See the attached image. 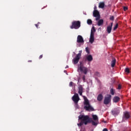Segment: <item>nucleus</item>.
<instances>
[{
	"instance_id": "1a4fd4ad",
	"label": "nucleus",
	"mask_w": 131,
	"mask_h": 131,
	"mask_svg": "<svg viewBox=\"0 0 131 131\" xmlns=\"http://www.w3.org/2000/svg\"><path fill=\"white\" fill-rule=\"evenodd\" d=\"M90 42L93 43L95 41V34L92 32L90 34Z\"/></svg>"
},
{
	"instance_id": "c9c22d12",
	"label": "nucleus",
	"mask_w": 131,
	"mask_h": 131,
	"mask_svg": "<svg viewBox=\"0 0 131 131\" xmlns=\"http://www.w3.org/2000/svg\"><path fill=\"white\" fill-rule=\"evenodd\" d=\"M35 25L37 28H38V24H35Z\"/></svg>"
},
{
	"instance_id": "2eb2a0df",
	"label": "nucleus",
	"mask_w": 131,
	"mask_h": 131,
	"mask_svg": "<svg viewBox=\"0 0 131 131\" xmlns=\"http://www.w3.org/2000/svg\"><path fill=\"white\" fill-rule=\"evenodd\" d=\"M119 101H120V98L118 96H115L113 99V102L114 103H118Z\"/></svg>"
},
{
	"instance_id": "f704fd0d",
	"label": "nucleus",
	"mask_w": 131,
	"mask_h": 131,
	"mask_svg": "<svg viewBox=\"0 0 131 131\" xmlns=\"http://www.w3.org/2000/svg\"><path fill=\"white\" fill-rule=\"evenodd\" d=\"M42 58V55H40L39 59H41Z\"/></svg>"
},
{
	"instance_id": "b1692460",
	"label": "nucleus",
	"mask_w": 131,
	"mask_h": 131,
	"mask_svg": "<svg viewBox=\"0 0 131 131\" xmlns=\"http://www.w3.org/2000/svg\"><path fill=\"white\" fill-rule=\"evenodd\" d=\"M87 23H88V24H89V25H91V24H93V21H92L91 19H88V20H87Z\"/></svg>"
},
{
	"instance_id": "7ed1b4c3",
	"label": "nucleus",
	"mask_w": 131,
	"mask_h": 131,
	"mask_svg": "<svg viewBox=\"0 0 131 131\" xmlns=\"http://www.w3.org/2000/svg\"><path fill=\"white\" fill-rule=\"evenodd\" d=\"M80 27V21L75 20L72 23V26H70L71 29H78Z\"/></svg>"
},
{
	"instance_id": "473e14b6",
	"label": "nucleus",
	"mask_w": 131,
	"mask_h": 131,
	"mask_svg": "<svg viewBox=\"0 0 131 131\" xmlns=\"http://www.w3.org/2000/svg\"><path fill=\"white\" fill-rule=\"evenodd\" d=\"M128 8L127 7H123V10L124 11H127V10H128Z\"/></svg>"
},
{
	"instance_id": "f257e3e1",
	"label": "nucleus",
	"mask_w": 131,
	"mask_h": 131,
	"mask_svg": "<svg viewBox=\"0 0 131 131\" xmlns=\"http://www.w3.org/2000/svg\"><path fill=\"white\" fill-rule=\"evenodd\" d=\"M92 118H90L88 115H80L78 116V120H81V122L77 124L78 126H82L83 124L86 125L88 123H92V125L97 126L99 123V118L96 115H92Z\"/></svg>"
},
{
	"instance_id": "423d86ee",
	"label": "nucleus",
	"mask_w": 131,
	"mask_h": 131,
	"mask_svg": "<svg viewBox=\"0 0 131 131\" xmlns=\"http://www.w3.org/2000/svg\"><path fill=\"white\" fill-rule=\"evenodd\" d=\"M93 16L96 17V20L99 21L100 20V12L97 10H95L93 11Z\"/></svg>"
},
{
	"instance_id": "39448f33",
	"label": "nucleus",
	"mask_w": 131,
	"mask_h": 131,
	"mask_svg": "<svg viewBox=\"0 0 131 131\" xmlns=\"http://www.w3.org/2000/svg\"><path fill=\"white\" fill-rule=\"evenodd\" d=\"M111 95H107L104 97L103 103L104 105H108L111 102Z\"/></svg>"
},
{
	"instance_id": "58836bf2",
	"label": "nucleus",
	"mask_w": 131,
	"mask_h": 131,
	"mask_svg": "<svg viewBox=\"0 0 131 131\" xmlns=\"http://www.w3.org/2000/svg\"><path fill=\"white\" fill-rule=\"evenodd\" d=\"M96 74H99L98 72H96Z\"/></svg>"
},
{
	"instance_id": "7c9ffc66",
	"label": "nucleus",
	"mask_w": 131,
	"mask_h": 131,
	"mask_svg": "<svg viewBox=\"0 0 131 131\" xmlns=\"http://www.w3.org/2000/svg\"><path fill=\"white\" fill-rule=\"evenodd\" d=\"M69 86H73V82L71 81L69 84Z\"/></svg>"
},
{
	"instance_id": "aec40b11",
	"label": "nucleus",
	"mask_w": 131,
	"mask_h": 131,
	"mask_svg": "<svg viewBox=\"0 0 131 131\" xmlns=\"http://www.w3.org/2000/svg\"><path fill=\"white\" fill-rule=\"evenodd\" d=\"M116 64V59L115 58H113V60L111 62V67L112 68L115 67Z\"/></svg>"
},
{
	"instance_id": "ea45409f",
	"label": "nucleus",
	"mask_w": 131,
	"mask_h": 131,
	"mask_svg": "<svg viewBox=\"0 0 131 131\" xmlns=\"http://www.w3.org/2000/svg\"><path fill=\"white\" fill-rule=\"evenodd\" d=\"M69 68V67H68V66H67V67H66V68Z\"/></svg>"
},
{
	"instance_id": "bb28decb",
	"label": "nucleus",
	"mask_w": 131,
	"mask_h": 131,
	"mask_svg": "<svg viewBox=\"0 0 131 131\" xmlns=\"http://www.w3.org/2000/svg\"><path fill=\"white\" fill-rule=\"evenodd\" d=\"M117 28H118V24H116L115 26L114 27L113 30H116Z\"/></svg>"
},
{
	"instance_id": "6ab92c4d",
	"label": "nucleus",
	"mask_w": 131,
	"mask_h": 131,
	"mask_svg": "<svg viewBox=\"0 0 131 131\" xmlns=\"http://www.w3.org/2000/svg\"><path fill=\"white\" fill-rule=\"evenodd\" d=\"M84 105H86V106L90 105V101H89V100L86 98V97L84 96Z\"/></svg>"
},
{
	"instance_id": "a211bd4d",
	"label": "nucleus",
	"mask_w": 131,
	"mask_h": 131,
	"mask_svg": "<svg viewBox=\"0 0 131 131\" xmlns=\"http://www.w3.org/2000/svg\"><path fill=\"white\" fill-rule=\"evenodd\" d=\"M104 24V20L103 19H99L97 23L98 26H102Z\"/></svg>"
},
{
	"instance_id": "2f4dec72",
	"label": "nucleus",
	"mask_w": 131,
	"mask_h": 131,
	"mask_svg": "<svg viewBox=\"0 0 131 131\" xmlns=\"http://www.w3.org/2000/svg\"><path fill=\"white\" fill-rule=\"evenodd\" d=\"M82 80H83L84 82L85 81V76L83 75L82 76Z\"/></svg>"
},
{
	"instance_id": "20e7f679",
	"label": "nucleus",
	"mask_w": 131,
	"mask_h": 131,
	"mask_svg": "<svg viewBox=\"0 0 131 131\" xmlns=\"http://www.w3.org/2000/svg\"><path fill=\"white\" fill-rule=\"evenodd\" d=\"M81 53H82V51L80 50L79 51V53L76 55V57L73 59V64H77L78 62H79V60L80 59V57H81Z\"/></svg>"
},
{
	"instance_id": "393cba45",
	"label": "nucleus",
	"mask_w": 131,
	"mask_h": 131,
	"mask_svg": "<svg viewBox=\"0 0 131 131\" xmlns=\"http://www.w3.org/2000/svg\"><path fill=\"white\" fill-rule=\"evenodd\" d=\"M114 92H115V90H114L113 89H111L110 93L113 96L114 95Z\"/></svg>"
},
{
	"instance_id": "f8f14e48",
	"label": "nucleus",
	"mask_w": 131,
	"mask_h": 131,
	"mask_svg": "<svg viewBox=\"0 0 131 131\" xmlns=\"http://www.w3.org/2000/svg\"><path fill=\"white\" fill-rule=\"evenodd\" d=\"M78 93L80 96H82V93H83V88L82 87V85H79Z\"/></svg>"
},
{
	"instance_id": "72a5a7b5",
	"label": "nucleus",
	"mask_w": 131,
	"mask_h": 131,
	"mask_svg": "<svg viewBox=\"0 0 131 131\" xmlns=\"http://www.w3.org/2000/svg\"><path fill=\"white\" fill-rule=\"evenodd\" d=\"M103 131H108V129H107V128H104L103 129Z\"/></svg>"
},
{
	"instance_id": "5701e85b",
	"label": "nucleus",
	"mask_w": 131,
	"mask_h": 131,
	"mask_svg": "<svg viewBox=\"0 0 131 131\" xmlns=\"http://www.w3.org/2000/svg\"><path fill=\"white\" fill-rule=\"evenodd\" d=\"M93 32L95 34V32H96V29H95V27H93L91 29V33Z\"/></svg>"
},
{
	"instance_id": "e433bc0d",
	"label": "nucleus",
	"mask_w": 131,
	"mask_h": 131,
	"mask_svg": "<svg viewBox=\"0 0 131 131\" xmlns=\"http://www.w3.org/2000/svg\"><path fill=\"white\" fill-rule=\"evenodd\" d=\"M96 9H97V7L95 6V7H94V10H96Z\"/></svg>"
},
{
	"instance_id": "9b49d317",
	"label": "nucleus",
	"mask_w": 131,
	"mask_h": 131,
	"mask_svg": "<svg viewBox=\"0 0 131 131\" xmlns=\"http://www.w3.org/2000/svg\"><path fill=\"white\" fill-rule=\"evenodd\" d=\"M84 108L86 111H94V108L91 106V104L84 106Z\"/></svg>"
},
{
	"instance_id": "6e6552de",
	"label": "nucleus",
	"mask_w": 131,
	"mask_h": 131,
	"mask_svg": "<svg viewBox=\"0 0 131 131\" xmlns=\"http://www.w3.org/2000/svg\"><path fill=\"white\" fill-rule=\"evenodd\" d=\"M77 42L78 43H83L84 42L83 38L81 35H78L77 38Z\"/></svg>"
},
{
	"instance_id": "dca6fc26",
	"label": "nucleus",
	"mask_w": 131,
	"mask_h": 131,
	"mask_svg": "<svg viewBox=\"0 0 131 131\" xmlns=\"http://www.w3.org/2000/svg\"><path fill=\"white\" fill-rule=\"evenodd\" d=\"M105 7V2H100L99 4L98 8L99 9H104Z\"/></svg>"
},
{
	"instance_id": "4c0bfd02",
	"label": "nucleus",
	"mask_w": 131,
	"mask_h": 131,
	"mask_svg": "<svg viewBox=\"0 0 131 131\" xmlns=\"http://www.w3.org/2000/svg\"><path fill=\"white\" fill-rule=\"evenodd\" d=\"M28 62H32V60H29Z\"/></svg>"
},
{
	"instance_id": "cd10ccee",
	"label": "nucleus",
	"mask_w": 131,
	"mask_h": 131,
	"mask_svg": "<svg viewBox=\"0 0 131 131\" xmlns=\"http://www.w3.org/2000/svg\"><path fill=\"white\" fill-rule=\"evenodd\" d=\"M110 20H111V21H114V16H111L110 18Z\"/></svg>"
},
{
	"instance_id": "f3484780",
	"label": "nucleus",
	"mask_w": 131,
	"mask_h": 131,
	"mask_svg": "<svg viewBox=\"0 0 131 131\" xmlns=\"http://www.w3.org/2000/svg\"><path fill=\"white\" fill-rule=\"evenodd\" d=\"M86 59L89 62H92L93 61V56L92 55H89L86 56Z\"/></svg>"
},
{
	"instance_id": "f03ea898",
	"label": "nucleus",
	"mask_w": 131,
	"mask_h": 131,
	"mask_svg": "<svg viewBox=\"0 0 131 131\" xmlns=\"http://www.w3.org/2000/svg\"><path fill=\"white\" fill-rule=\"evenodd\" d=\"M78 70L80 71V72H83L85 75L88 74V72L89 71L88 68L83 66V64L81 62L80 63V65L78 67Z\"/></svg>"
},
{
	"instance_id": "ddd939ff",
	"label": "nucleus",
	"mask_w": 131,
	"mask_h": 131,
	"mask_svg": "<svg viewBox=\"0 0 131 131\" xmlns=\"http://www.w3.org/2000/svg\"><path fill=\"white\" fill-rule=\"evenodd\" d=\"M112 26H113V23H112L111 25L107 27L106 31L107 33H111V31H112Z\"/></svg>"
},
{
	"instance_id": "c85d7f7f",
	"label": "nucleus",
	"mask_w": 131,
	"mask_h": 131,
	"mask_svg": "<svg viewBox=\"0 0 131 131\" xmlns=\"http://www.w3.org/2000/svg\"><path fill=\"white\" fill-rule=\"evenodd\" d=\"M85 51L88 54H90V50H89V48L88 47L85 48Z\"/></svg>"
},
{
	"instance_id": "4be33fe9",
	"label": "nucleus",
	"mask_w": 131,
	"mask_h": 131,
	"mask_svg": "<svg viewBox=\"0 0 131 131\" xmlns=\"http://www.w3.org/2000/svg\"><path fill=\"white\" fill-rule=\"evenodd\" d=\"M125 72L126 74H129V73H130V71H129V69L128 68H126L125 69Z\"/></svg>"
},
{
	"instance_id": "4468645a",
	"label": "nucleus",
	"mask_w": 131,
	"mask_h": 131,
	"mask_svg": "<svg viewBox=\"0 0 131 131\" xmlns=\"http://www.w3.org/2000/svg\"><path fill=\"white\" fill-rule=\"evenodd\" d=\"M112 114H113V115H118V114H119V110H118V108H115L114 110L112 111Z\"/></svg>"
},
{
	"instance_id": "9d476101",
	"label": "nucleus",
	"mask_w": 131,
	"mask_h": 131,
	"mask_svg": "<svg viewBox=\"0 0 131 131\" xmlns=\"http://www.w3.org/2000/svg\"><path fill=\"white\" fill-rule=\"evenodd\" d=\"M130 117V114L128 112H125L123 116V119H128Z\"/></svg>"
},
{
	"instance_id": "0eeeda50",
	"label": "nucleus",
	"mask_w": 131,
	"mask_h": 131,
	"mask_svg": "<svg viewBox=\"0 0 131 131\" xmlns=\"http://www.w3.org/2000/svg\"><path fill=\"white\" fill-rule=\"evenodd\" d=\"M72 100L74 103H77L80 100L79 98V96H78V94L75 93L74 95L72 98Z\"/></svg>"
},
{
	"instance_id": "412c9836",
	"label": "nucleus",
	"mask_w": 131,
	"mask_h": 131,
	"mask_svg": "<svg viewBox=\"0 0 131 131\" xmlns=\"http://www.w3.org/2000/svg\"><path fill=\"white\" fill-rule=\"evenodd\" d=\"M103 100V95L102 94H99L97 96V101L101 102Z\"/></svg>"
},
{
	"instance_id": "a878e982",
	"label": "nucleus",
	"mask_w": 131,
	"mask_h": 131,
	"mask_svg": "<svg viewBox=\"0 0 131 131\" xmlns=\"http://www.w3.org/2000/svg\"><path fill=\"white\" fill-rule=\"evenodd\" d=\"M75 103V108H77V109H78V102H74Z\"/></svg>"
},
{
	"instance_id": "c756f323",
	"label": "nucleus",
	"mask_w": 131,
	"mask_h": 131,
	"mask_svg": "<svg viewBox=\"0 0 131 131\" xmlns=\"http://www.w3.org/2000/svg\"><path fill=\"white\" fill-rule=\"evenodd\" d=\"M118 90H121V84H119L118 85Z\"/></svg>"
}]
</instances>
